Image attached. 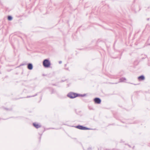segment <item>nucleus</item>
Listing matches in <instances>:
<instances>
[{"mask_svg": "<svg viewBox=\"0 0 150 150\" xmlns=\"http://www.w3.org/2000/svg\"><path fill=\"white\" fill-rule=\"evenodd\" d=\"M85 94L83 95H80V94H78L76 93H73L72 92H71L68 93L67 96L68 97H69L71 98H74L76 97H77L79 96H81L82 97L84 96H85Z\"/></svg>", "mask_w": 150, "mask_h": 150, "instance_id": "nucleus-1", "label": "nucleus"}, {"mask_svg": "<svg viewBox=\"0 0 150 150\" xmlns=\"http://www.w3.org/2000/svg\"><path fill=\"white\" fill-rule=\"evenodd\" d=\"M43 65L45 68H48L50 65V63L47 59H45L43 62Z\"/></svg>", "mask_w": 150, "mask_h": 150, "instance_id": "nucleus-2", "label": "nucleus"}, {"mask_svg": "<svg viewBox=\"0 0 150 150\" xmlns=\"http://www.w3.org/2000/svg\"><path fill=\"white\" fill-rule=\"evenodd\" d=\"M76 127L81 130H88L90 129L87 127L80 125L76 126Z\"/></svg>", "mask_w": 150, "mask_h": 150, "instance_id": "nucleus-3", "label": "nucleus"}, {"mask_svg": "<svg viewBox=\"0 0 150 150\" xmlns=\"http://www.w3.org/2000/svg\"><path fill=\"white\" fill-rule=\"evenodd\" d=\"M94 101L95 103L96 104H100L101 102L100 99L98 98H96L94 99Z\"/></svg>", "mask_w": 150, "mask_h": 150, "instance_id": "nucleus-4", "label": "nucleus"}, {"mask_svg": "<svg viewBox=\"0 0 150 150\" xmlns=\"http://www.w3.org/2000/svg\"><path fill=\"white\" fill-rule=\"evenodd\" d=\"M28 68L29 70H32L33 68V65L31 63H29L28 64Z\"/></svg>", "mask_w": 150, "mask_h": 150, "instance_id": "nucleus-5", "label": "nucleus"}, {"mask_svg": "<svg viewBox=\"0 0 150 150\" xmlns=\"http://www.w3.org/2000/svg\"><path fill=\"white\" fill-rule=\"evenodd\" d=\"M33 125L36 128H38L41 127V126L40 125L36 123H33Z\"/></svg>", "mask_w": 150, "mask_h": 150, "instance_id": "nucleus-6", "label": "nucleus"}, {"mask_svg": "<svg viewBox=\"0 0 150 150\" xmlns=\"http://www.w3.org/2000/svg\"><path fill=\"white\" fill-rule=\"evenodd\" d=\"M144 77L143 75H142L138 77V79L139 81L144 80Z\"/></svg>", "mask_w": 150, "mask_h": 150, "instance_id": "nucleus-7", "label": "nucleus"}, {"mask_svg": "<svg viewBox=\"0 0 150 150\" xmlns=\"http://www.w3.org/2000/svg\"><path fill=\"white\" fill-rule=\"evenodd\" d=\"M120 82H124L126 80V79L124 78H122L120 79Z\"/></svg>", "mask_w": 150, "mask_h": 150, "instance_id": "nucleus-8", "label": "nucleus"}, {"mask_svg": "<svg viewBox=\"0 0 150 150\" xmlns=\"http://www.w3.org/2000/svg\"><path fill=\"white\" fill-rule=\"evenodd\" d=\"M12 19V17L11 16H8V19L9 21L11 20Z\"/></svg>", "mask_w": 150, "mask_h": 150, "instance_id": "nucleus-9", "label": "nucleus"}, {"mask_svg": "<svg viewBox=\"0 0 150 150\" xmlns=\"http://www.w3.org/2000/svg\"><path fill=\"white\" fill-rule=\"evenodd\" d=\"M37 95H34V96H28L27 97V98H29V97H34L35 96H36Z\"/></svg>", "mask_w": 150, "mask_h": 150, "instance_id": "nucleus-10", "label": "nucleus"}, {"mask_svg": "<svg viewBox=\"0 0 150 150\" xmlns=\"http://www.w3.org/2000/svg\"><path fill=\"white\" fill-rule=\"evenodd\" d=\"M62 63V62L61 61H60L59 62V63L60 64Z\"/></svg>", "mask_w": 150, "mask_h": 150, "instance_id": "nucleus-11", "label": "nucleus"}]
</instances>
